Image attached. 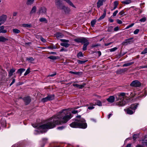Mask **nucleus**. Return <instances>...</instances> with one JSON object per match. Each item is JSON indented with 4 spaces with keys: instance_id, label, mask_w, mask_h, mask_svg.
I'll return each mask as SVG.
<instances>
[{
    "instance_id": "f257e3e1",
    "label": "nucleus",
    "mask_w": 147,
    "mask_h": 147,
    "mask_svg": "<svg viewBox=\"0 0 147 147\" xmlns=\"http://www.w3.org/2000/svg\"><path fill=\"white\" fill-rule=\"evenodd\" d=\"M72 117L71 114L66 109H63L60 112L53 115L49 119V121L38 126L36 124H32L34 127H37L39 130H42V133L45 132L46 129H50L55 127L56 125L65 123Z\"/></svg>"
},
{
    "instance_id": "f03ea898",
    "label": "nucleus",
    "mask_w": 147,
    "mask_h": 147,
    "mask_svg": "<svg viewBox=\"0 0 147 147\" xmlns=\"http://www.w3.org/2000/svg\"><path fill=\"white\" fill-rule=\"evenodd\" d=\"M80 115L77 116L75 121L73 122L70 124V126L73 128H79L85 129L87 127V124L85 122V119L81 117Z\"/></svg>"
},
{
    "instance_id": "7ed1b4c3",
    "label": "nucleus",
    "mask_w": 147,
    "mask_h": 147,
    "mask_svg": "<svg viewBox=\"0 0 147 147\" xmlns=\"http://www.w3.org/2000/svg\"><path fill=\"white\" fill-rule=\"evenodd\" d=\"M125 94L123 92L121 93L116 96L117 102H116V105L119 106H122L125 105L127 102V100L125 98Z\"/></svg>"
},
{
    "instance_id": "20e7f679",
    "label": "nucleus",
    "mask_w": 147,
    "mask_h": 147,
    "mask_svg": "<svg viewBox=\"0 0 147 147\" xmlns=\"http://www.w3.org/2000/svg\"><path fill=\"white\" fill-rule=\"evenodd\" d=\"M24 102L25 105H27L29 104L31 101V98L30 96H25L24 97H21Z\"/></svg>"
},
{
    "instance_id": "39448f33",
    "label": "nucleus",
    "mask_w": 147,
    "mask_h": 147,
    "mask_svg": "<svg viewBox=\"0 0 147 147\" xmlns=\"http://www.w3.org/2000/svg\"><path fill=\"white\" fill-rule=\"evenodd\" d=\"M55 5L59 9L61 10L65 6L62 1H56L55 2Z\"/></svg>"
},
{
    "instance_id": "423d86ee",
    "label": "nucleus",
    "mask_w": 147,
    "mask_h": 147,
    "mask_svg": "<svg viewBox=\"0 0 147 147\" xmlns=\"http://www.w3.org/2000/svg\"><path fill=\"white\" fill-rule=\"evenodd\" d=\"M133 37H131L128 39H125L121 44L123 46H126L128 44H131L134 42V40Z\"/></svg>"
},
{
    "instance_id": "0eeeda50",
    "label": "nucleus",
    "mask_w": 147,
    "mask_h": 147,
    "mask_svg": "<svg viewBox=\"0 0 147 147\" xmlns=\"http://www.w3.org/2000/svg\"><path fill=\"white\" fill-rule=\"evenodd\" d=\"M140 82L138 80H135L132 81L130 84V86L131 87H139L141 86Z\"/></svg>"
},
{
    "instance_id": "6e6552de",
    "label": "nucleus",
    "mask_w": 147,
    "mask_h": 147,
    "mask_svg": "<svg viewBox=\"0 0 147 147\" xmlns=\"http://www.w3.org/2000/svg\"><path fill=\"white\" fill-rule=\"evenodd\" d=\"M86 38L84 37H82L81 38H77L74 39V41L77 43H82L83 42H85L86 40Z\"/></svg>"
},
{
    "instance_id": "1a4fd4ad",
    "label": "nucleus",
    "mask_w": 147,
    "mask_h": 147,
    "mask_svg": "<svg viewBox=\"0 0 147 147\" xmlns=\"http://www.w3.org/2000/svg\"><path fill=\"white\" fill-rule=\"evenodd\" d=\"M47 13V9L46 8L44 7H41L39 9V11L37 12V13L40 15L41 14H46Z\"/></svg>"
},
{
    "instance_id": "9d476101",
    "label": "nucleus",
    "mask_w": 147,
    "mask_h": 147,
    "mask_svg": "<svg viewBox=\"0 0 147 147\" xmlns=\"http://www.w3.org/2000/svg\"><path fill=\"white\" fill-rule=\"evenodd\" d=\"M127 69H128L126 68L122 69H119L116 71V72L117 74H121L127 71Z\"/></svg>"
},
{
    "instance_id": "9b49d317",
    "label": "nucleus",
    "mask_w": 147,
    "mask_h": 147,
    "mask_svg": "<svg viewBox=\"0 0 147 147\" xmlns=\"http://www.w3.org/2000/svg\"><path fill=\"white\" fill-rule=\"evenodd\" d=\"M84 44L82 48V50L84 51H85L87 49V47L89 45V42L88 40L86 38V41L85 42H83L82 44Z\"/></svg>"
},
{
    "instance_id": "f8f14e48",
    "label": "nucleus",
    "mask_w": 147,
    "mask_h": 147,
    "mask_svg": "<svg viewBox=\"0 0 147 147\" xmlns=\"http://www.w3.org/2000/svg\"><path fill=\"white\" fill-rule=\"evenodd\" d=\"M7 16L6 15L3 14L0 16V22L3 23L5 22L7 19Z\"/></svg>"
},
{
    "instance_id": "ddd939ff",
    "label": "nucleus",
    "mask_w": 147,
    "mask_h": 147,
    "mask_svg": "<svg viewBox=\"0 0 147 147\" xmlns=\"http://www.w3.org/2000/svg\"><path fill=\"white\" fill-rule=\"evenodd\" d=\"M139 104L138 103H135L131 105L130 108L133 110L135 111L137 108Z\"/></svg>"
},
{
    "instance_id": "4468645a",
    "label": "nucleus",
    "mask_w": 147,
    "mask_h": 147,
    "mask_svg": "<svg viewBox=\"0 0 147 147\" xmlns=\"http://www.w3.org/2000/svg\"><path fill=\"white\" fill-rule=\"evenodd\" d=\"M61 10H63L66 14H69L71 11L70 9L65 6L63 9Z\"/></svg>"
},
{
    "instance_id": "2eb2a0df",
    "label": "nucleus",
    "mask_w": 147,
    "mask_h": 147,
    "mask_svg": "<svg viewBox=\"0 0 147 147\" xmlns=\"http://www.w3.org/2000/svg\"><path fill=\"white\" fill-rule=\"evenodd\" d=\"M129 107L127 109H124V111L126 112V113L127 114L129 115H132L135 112V111H134L131 110Z\"/></svg>"
},
{
    "instance_id": "dca6fc26",
    "label": "nucleus",
    "mask_w": 147,
    "mask_h": 147,
    "mask_svg": "<svg viewBox=\"0 0 147 147\" xmlns=\"http://www.w3.org/2000/svg\"><path fill=\"white\" fill-rule=\"evenodd\" d=\"M115 98L113 96H110L107 99V101L109 102L113 103L115 101Z\"/></svg>"
},
{
    "instance_id": "f3484780",
    "label": "nucleus",
    "mask_w": 147,
    "mask_h": 147,
    "mask_svg": "<svg viewBox=\"0 0 147 147\" xmlns=\"http://www.w3.org/2000/svg\"><path fill=\"white\" fill-rule=\"evenodd\" d=\"M57 38H60L63 37L64 36L63 34L60 32H57L55 34Z\"/></svg>"
},
{
    "instance_id": "a211bd4d",
    "label": "nucleus",
    "mask_w": 147,
    "mask_h": 147,
    "mask_svg": "<svg viewBox=\"0 0 147 147\" xmlns=\"http://www.w3.org/2000/svg\"><path fill=\"white\" fill-rule=\"evenodd\" d=\"M106 9H105L104 10V13L98 19V20H100L103 18H105V17L106 15Z\"/></svg>"
},
{
    "instance_id": "6ab92c4d",
    "label": "nucleus",
    "mask_w": 147,
    "mask_h": 147,
    "mask_svg": "<svg viewBox=\"0 0 147 147\" xmlns=\"http://www.w3.org/2000/svg\"><path fill=\"white\" fill-rule=\"evenodd\" d=\"M4 26H0V33H5L7 32V30H4Z\"/></svg>"
},
{
    "instance_id": "aec40b11",
    "label": "nucleus",
    "mask_w": 147,
    "mask_h": 147,
    "mask_svg": "<svg viewBox=\"0 0 147 147\" xmlns=\"http://www.w3.org/2000/svg\"><path fill=\"white\" fill-rule=\"evenodd\" d=\"M55 96L54 94H48L47 96L48 98V100L50 101L53 100L54 99Z\"/></svg>"
},
{
    "instance_id": "412c9836",
    "label": "nucleus",
    "mask_w": 147,
    "mask_h": 147,
    "mask_svg": "<svg viewBox=\"0 0 147 147\" xmlns=\"http://www.w3.org/2000/svg\"><path fill=\"white\" fill-rule=\"evenodd\" d=\"M8 38L3 36H0V42H5L7 41H8Z\"/></svg>"
},
{
    "instance_id": "4be33fe9",
    "label": "nucleus",
    "mask_w": 147,
    "mask_h": 147,
    "mask_svg": "<svg viewBox=\"0 0 147 147\" xmlns=\"http://www.w3.org/2000/svg\"><path fill=\"white\" fill-rule=\"evenodd\" d=\"M103 1H98L97 3V6L98 8H99L100 7L103 5Z\"/></svg>"
},
{
    "instance_id": "5701e85b",
    "label": "nucleus",
    "mask_w": 147,
    "mask_h": 147,
    "mask_svg": "<svg viewBox=\"0 0 147 147\" xmlns=\"http://www.w3.org/2000/svg\"><path fill=\"white\" fill-rule=\"evenodd\" d=\"M59 47V46L57 47L56 45H52L48 47L47 48L48 49H55L57 48H58Z\"/></svg>"
},
{
    "instance_id": "b1692460",
    "label": "nucleus",
    "mask_w": 147,
    "mask_h": 147,
    "mask_svg": "<svg viewBox=\"0 0 147 147\" xmlns=\"http://www.w3.org/2000/svg\"><path fill=\"white\" fill-rule=\"evenodd\" d=\"M15 71L16 69H15L12 68L11 69L9 72V77L11 76L12 75L13 73Z\"/></svg>"
},
{
    "instance_id": "393cba45",
    "label": "nucleus",
    "mask_w": 147,
    "mask_h": 147,
    "mask_svg": "<svg viewBox=\"0 0 147 147\" xmlns=\"http://www.w3.org/2000/svg\"><path fill=\"white\" fill-rule=\"evenodd\" d=\"M36 6H34L30 12V15L32 14L33 13H35L36 11Z\"/></svg>"
},
{
    "instance_id": "a878e982",
    "label": "nucleus",
    "mask_w": 147,
    "mask_h": 147,
    "mask_svg": "<svg viewBox=\"0 0 147 147\" xmlns=\"http://www.w3.org/2000/svg\"><path fill=\"white\" fill-rule=\"evenodd\" d=\"M58 58V56H51L48 57V58L53 60H56Z\"/></svg>"
},
{
    "instance_id": "bb28decb",
    "label": "nucleus",
    "mask_w": 147,
    "mask_h": 147,
    "mask_svg": "<svg viewBox=\"0 0 147 147\" xmlns=\"http://www.w3.org/2000/svg\"><path fill=\"white\" fill-rule=\"evenodd\" d=\"M134 62H129V63H124L123 64V67H126V66H128L130 65H131L133 64L134 63Z\"/></svg>"
},
{
    "instance_id": "cd10ccee",
    "label": "nucleus",
    "mask_w": 147,
    "mask_h": 147,
    "mask_svg": "<svg viewBox=\"0 0 147 147\" xmlns=\"http://www.w3.org/2000/svg\"><path fill=\"white\" fill-rule=\"evenodd\" d=\"M60 45L61 46L64 47L66 48L68 47L70 45L69 44L67 43H61Z\"/></svg>"
},
{
    "instance_id": "c85d7f7f",
    "label": "nucleus",
    "mask_w": 147,
    "mask_h": 147,
    "mask_svg": "<svg viewBox=\"0 0 147 147\" xmlns=\"http://www.w3.org/2000/svg\"><path fill=\"white\" fill-rule=\"evenodd\" d=\"M12 31L13 32L16 34H17L20 33V30L16 28H14L13 29Z\"/></svg>"
},
{
    "instance_id": "c756f323",
    "label": "nucleus",
    "mask_w": 147,
    "mask_h": 147,
    "mask_svg": "<svg viewBox=\"0 0 147 147\" xmlns=\"http://www.w3.org/2000/svg\"><path fill=\"white\" fill-rule=\"evenodd\" d=\"M39 21L41 22H44L47 23V21L46 19L45 18H41L39 19Z\"/></svg>"
},
{
    "instance_id": "7c9ffc66",
    "label": "nucleus",
    "mask_w": 147,
    "mask_h": 147,
    "mask_svg": "<svg viewBox=\"0 0 147 147\" xmlns=\"http://www.w3.org/2000/svg\"><path fill=\"white\" fill-rule=\"evenodd\" d=\"M67 3L70 6L74 8H76V7L74 5L73 3L70 1H66Z\"/></svg>"
},
{
    "instance_id": "2f4dec72",
    "label": "nucleus",
    "mask_w": 147,
    "mask_h": 147,
    "mask_svg": "<svg viewBox=\"0 0 147 147\" xmlns=\"http://www.w3.org/2000/svg\"><path fill=\"white\" fill-rule=\"evenodd\" d=\"M25 70V69H24L20 68L17 71V73L18 74H21Z\"/></svg>"
},
{
    "instance_id": "473e14b6",
    "label": "nucleus",
    "mask_w": 147,
    "mask_h": 147,
    "mask_svg": "<svg viewBox=\"0 0 147 147\" xmlns=\"http://www.w3.org/2000/svg\"><path fill=\"white\" fill-rule=\"evenodd\" d=\"M1 124L3 127H5L6 126V123L5 120L1 121Z\"/></svg>"
},
{
    "instance_id": "72a5a7b5",
    "label": "nucleus",
    "mask_w": 147,
    "mask_h": 147,
    "mask_svg": "<svg viewBox=\"0 0 147 147\" xmlns=\"http://www.w3.org/2000/svg\"><path fill=\"white\" fill-rule=\"evenodd\" d=\"M146 146L145 143H143V140L141 144H139L136 146V147H144Z\"/></svg>"
},
{
    "instance_id": "f704fd0d",
    "label": "nucleus",
    "mask_w": 147,
    "mask_h": 147,
    "mask_svg": "<svg viewBox=\"0 0 147 147\" xmlns=\"http://www.w3.org/2000/svg\"><path fill=\"white\" fill-rule=\"evenodd\" d=\"M48 101L49 100H48V98L47 96L45 98H43L41 99V101L43 102H45Z\"/></svg>"
},
{
    "instance_id": "c9c22d12",
    "label": "nucleus",
    "mask_w": 147,
    "mask_h": 147,
    "mask_svg": "<svg viewBox=\"0 0 147 147\" xmlns=\"http://www.w3.org/2000/svg\"><path fill=\"white\" fill-rule=\"evenodd\" d=\"M88 60H84V61H81L80 60H78L77 61L78 64H82L85 63Z\"/></svg>"
},
{
    "instance_id": "e433bc0d",
    "label": "nucleus",
    "mask_w": 147,
    "mask_h": 147,
    "mask_svg": "<svg viewBox=\"0 0 147 147\" xmlns=\"http://www.w3.org/2000/svg\"><path fill=\"white\" fill-rule=\"evenodd\" d=\"M96 22V20H92L91 22V24L92 27H93L94 26V25L95 24Z\"/></svg>"
},
{
    "instance_id": "4c0bfd02",
    "label": "nucleus",
    "mask_w": 147,
    "mask_h": 147,
    "mask_svg": "<svg viewBox=\"0 0 147 147\" xmlns=\"http://www.w3.org/2000/svg\"><path fill=\"white\" fill-rule=\"evenodd\" d=\"M22 26L24 27L31 28L32 27L31 24H23L22 25Z\"/></svg>"
},
{
    "instance_id": "58836bf2",
    "label": "nucleus",
    "mask_w": 147,
    "mask_h": 147,
    "mask_svg": "<svg viewBox=\"0 0 147 147\" xmlns=\"http://www.w3.org/2000/svg\"><path fill=\"white\" fill-rule=\"evenodd\" d=\"M139 134H135L133 136V139L134 140H135L136 139L139 137Z\"/></svg>"
},
{
    "instance_id": "ea45409f",
    "label": "nucleus",
    "mask_w": 147,
    "mask_h": 147,
    "mask_svg": "<svg viewBox=\"0 0 147 147\" xmlns=\"http://www.w3.org/2000/svg\"><path fill=\"white\" fill-rule=\"evenodd\" d=\"M121 2L123 4H128L131 3V1H123Z\"/></svg>"
},
{
    "instance_id": "a19ab883",
    "label": "nucleus",
    "mask_w": 147,
    "mask_h": 147,
    "mask_svg": "<svg viewBox=\"0 0 147 147\" xmlns=\"http://www.w3.org/2000/svg\"><path fill=\"white\" fill-rule=\"evenodd\" d=\"M77 56L78 58H79L80 57H82L83 56V54L81 52H80L78 53Z\"/></svg>"
},
{
    "instance_id": "79ce46f5",
    "label": "nucleus",
    "mask_w": 147,
    "mask_h": 147,
    "mask_svg": "<svg viewBox=\"0 0 147 147\" xmlns=\"http://www.w3.org/2000/svg\"><path fill=\"white\" fill-rule=\"evenodd\" d=\"M34 1H27L26 4L28 5H30L33 3Z\"/></svg>"
},
{
    "instance_id": "37998d69",
    "label": "nucleus",
    "mask_w": 147,
    "mask_h": 147,
    "mask_svg": "<svg viewBox=\"0 0 147 147\" xmlns=\"http://www.w3.org/2000/svg\"><path fill=\"white\" fill-rule=\"evenodd\" d=\"M96 104L100 106L102 105L101 102L99 100H97L96 102Z\"/></svg>"
},
{
    "instance_id": "c03bdc74",
    "label": "nucleus",
    "mask_w": 147,
    "mask_h": 147,
    "mask_svg": "<svg viewBox=\"0 0 147 147\" xmlns=\"http://www.w3.org/2000/svg\"><path fill=\"white\" fill-rule=\"evenodd\" d=\"M26 60L28 61H33L34 60V59L32 57H26Z\"/></svg>"
},
{
    "instance_id": "a18cd8bd",
    "label": "nucleus",
    "mask_w": 147,
    "mask_h": 147,
    "mask_svg": "<svg viewBox=\"0 0 147 147\" xmlns=\"http://www.w3.org/2000/svg\"><path fill=\"white\" fill-rule=\"evenodd\" d=\"M30 72V68H28L24 74V76H26L29 74Z\"/></svg>"
},
{
    "instance_id": "49530a36",
    "label": "nucleus",
    "mask_w": 147,
    "mask_h": 147,
    "mask_svg": "<svg viewBox=\"0 0 147 147\" xmlns=\"http://www.w3.org/2000/svg\"><path fill=\"white\" fill-rule=\"evenodd\" d=\"M146 20V18L145 17H144L140 19L139 21L141 22H144Z\"/></svg>"
},
{
    "instance_id": "de8ad7c7",
    "label": "nucleus",
    "mask_w": 147,
    "mask_h": 147,
    "mask_svg": "<svg viewBox=\"0 0 147 147\" xmlns=\"http://www.w3.org/2000/svg\"><path fill=\"white\" fill-rule=\"evenodd\" d=\"M147 53V48H145L144 50L142 52L141 54H145Z\"/></svg>"
},
{
    "instance_id": "09e8293b",
    "label": "nucleus",
    "mask_w": 147,
    "mask_h": 147,
    "mask_svg": "<svg viewBox=\"0 0 147 147\" xmlns=\"http://www.w3.org/2000/svg\"><path fill=\"white\" fill-rule=\"evenodd\" d=\"M85 84H85L84 83H83L82 85H78V88L80 89H82L84 87V85Z\"/></svg>"
},
{
    "instance_id": "8fccbe9b",
    "label": "nucleus",
    "mask_w": 147,
    "mask_h": 147,
    "mask_svg": "<svg viewBox=\"0 0 147 147\" xmlns=\"http://www.w3.org/2000/svg\"><path fill=\"white\" fill-rule=\"evenodd\" d=\"M113 27L112 26H110L108 28V31L109 32H111L113 30Z\"/></svg>"
},
{
    "instance_id": "3c124183",
    "label": "nucleus",
    "mask_w": 147,
    "mask_h": 147,
    "mask_svg": "<svg viewBox=\"0 0 147 147\" xmlns=\"http://www.w3.org/2000/svg\"><path fill=\"white\" fill-rule=\"evenodd\" d=\"M60 41L61 42H69V40H68L64 39H61Z\"/></svg>"
},
{
    "instance_id": "603ef678",
    "label": "nucleus",
    "mask_w": 147,
    "mask_h": 147,
    "mask_svg": "<svg viewBox=\"0 0 147 147\" xmlns=\"http://www.w3.org/2000/svg\"><path fill=\"white\" fill-rule=\"evenodd\" d=\"M117 49V47H115L109 49V50L111 52H113L115 51Z\"/></svg>"
},
{
    "instance_id": "864d4df0",
    "label": "nucleus",
    "mask_w": 147,
    "mask_h": 147,
    "mask_svg": "<svg viewBox=\"0 0 147 147\" xmlns=\"http://www.w3.org/2000/svg\"><path fill=\"white\" fill-rule=\"evenodd\" d=\"M139 29H136L134 31V33L135 34H138L139 32Z\"/></svg>"
},
{
    "instance_id": "5fc2aeb1",
    "label": "nucleus",
    "mask_w": 147,
    "mask_h": 147,
    "mask_svg": "<svg viewBox=\"0 0 147 147\" xmlns=\"http://www.w3.org/2000/svg\"><path fill=\"white\" fill-rule=\"evenodd\" d=\"M40 40L43 42H46V40L45 39L43 38L42 36L40 37Z\"/></svg>"
},
{
    "instance_id": "6e6d98bb",
    "label": "nucleus",
    "mask_w": 147,
    "mask_h": 147,
    "mask_svg": "<svg viewBox=\"0 0 147 147\" xmlns=\"http://www.w3.org/2000/svg\"><path fill=\"white\" fill-rule=\"evenodd\" d=\"M118 11L117 10H116L113 13V17H115L116 16L117 13L118 12Z\"/></svg>"
},
{
    "instance_id": "4d7b16f0",
    "label": "nucleus",
    "mask_w": 147,
    "mask_h": 147,
    "mask_svg": "<svg viewBox=\"0 0 147 147\" xmlns=\"http://www.w3.org/2000/svg\"><path fill=\"white\" fill-rule=\"evenodd\" d=\"M118 4V3L117 1H115L114 2V6L117 7Z\"/></svg>"
},
{
    "instance_id": "13d9d810",
    "label": "nucleus",
    "mask_w": 147,
    "mask_h": 147,
    "mask_svg": "<svg viewBox=\"0 0 147 147\" xmlns=\"http://www.w3.org/2000/svg\"><path fill=\"white\" fill-rule=\"evenodd\" d=\"M125 13L124 10H122L119 12V14L120 16H122Z\"/></svg>"
},
{
    "instance_id": "bf43d9fd",
    "label": "nucleus",
    "mask_w": 147,
    "mask_h": 147,
    "mask_svg": "<svg viewBox=\"0 0 147 147\" xmlns=\"http://www.w3.org/2000/svg\"><path fill=\"white\" fill-rule=\"evenodd\" d=\"M82 72H76V75H78V76H81L82 75Z\"/></svg>"
},
{
    "instance_id": "052dcab7",
    "label": "nucleus",
    "mask_w": 147,
    "mask_h": 147,
    "mask_svg": "<svg viewBox=\"0 0 147 147\" xmlns=\"http://www.w3.org/2000/svg\"><path fill=\"white\" fill-rule=\"evenodd\" d=\"M64 126H62L57 127V129L59 130H62L65 128Z\"/></svg>"
},
{
    "instance_id": "680f3d73",
    "label": "nucleus",
    "mask_w": 147,
    "mask_h": 147,
    "mask_svg": "<svg viewBox=\"0 0 147 147\" xmlns=\"http://www.w3.org/2000/svg\"><path fill=\"white\" fill-rule=\"evenodd\" d=\"M117 23L118 24H121L122 23V21L119 19H117Z\"/></svg>"
},
{
    "instance_id": "e2e57ef3",
    "label": "nucleus",
    "mask_w": 147,
    "mask_h": 147,
    "mask_svg": "<svg viewBox=\"0 0 147 147\" xmlns=\"http://www.w3.org/2000/svg\"><path fill=\"white\" fill-rule=\"evenodd\" d=\"M56 74V72H53V74H51L49 75V76L51 77H53Z\"/></svg>"
},
{
    "instance_id": "0e129e2a",
    "label": "nucleus",
    "mask_w": 147,
    "mask_h": 147,
    "mask_svg": "<svg viewBox=\"0 0 147 147\" xmlns=\"http://www.w3.org/2000/svg\"><path fill=\"white\" fill-rule=\"evenodd\" d=\"M63 51H67V50L66 49H65L63 47H62L60 51V52H62Z\"/></svg>"
},
{
    "instance_id": "69168bd1",
    "label": "nucleus",
    "mask_w": 147,
    "mask_h": 147,
    "mask_svg": "<svg viewBox=\"0 0 147 147\" xmlns=\"http://www.w3.org/2000/svg\"><path fill=\"white\" fill-rule=\"evenodd\" d=\"M143 143H145L146 145L147 146V139L143 140Z\"/></svg>"
},
{
    "instance_id": "338daca9",
    "label": "nucleus",
    "mask_w": 147,
    "mask_h": 147,
    "mask_svg": "<svg viewBox=\"0 0 147 147\" xmlns=\"http://www.w3.org/2000/svg\"><path fill=\"white\" fill-rule=\"evenodd\" d=\"M96 53L98 54L99 57H100L101 55V53L100 51H98L96 52Z\"/></svg>"
},
{
    "instance_id": "774afa93",
    "label": "nucleus",
    "mask_w": 147,
    "mask_h": 147,
    "mask_svg": "<svg viewBox=\"0 0 147 147\" xmlns=\"http://www.w3.org/2000/svg\"><path fill=\"white\" fill-rule=\"evenodd\" d=\"M119 29V28L118 26H117L114 28V30L115 31H117Z\"/></svg>"
}]
</instances>
